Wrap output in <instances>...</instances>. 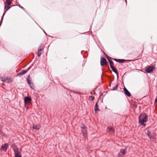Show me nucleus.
Here are the masks:
<instances>
[{"instance_id":"dca6fc26","label":"nucleus","mask_w":157,"mask_h":157,"mask_svg":"<svg viewBox=\"0 0 157 157\" xmlns=\"http://www.w3.org/2000/svg\"><path fill=\"white\" fill-rule=\"evenodd\" d=\"M43 50H38L37 56H40L43 53Z\"/></svg>"},{"instance_id":"20e7f679","label":"nucleus","mask_w":157,"mask_h":157,"mask_svg":"<svg viewBox=\"0 0 157 157\" xmlns=\"http://www.w3.org/2000/svg\"><path fill=\"white\" fill-rule=\"evenodd\" d=\"M107 62V61L105 58L101 57V58L100 60V64L101 66H103L105 65Z\"/></svg>"},{"instance_id":"c9c22d12","label":"nucleus","mask_w":157,"mask_h":157,"mask_svg":"<svg viewBox=\"0 0 157 157\" xmlns=\"http://www.w3.org/2000/svg\"><path fill=\"white\" fill-rule=\"evenodd\" d=\"M90 97H91V98H93V97H92V96H90Z\"/></svg>"},{"instance_id":"c85d7f7f","label":"nucleus","mask_w":157,"mask_h":157,"mask_svg":"<svg viewBox=\"0 0 157 157\" xmlns=\"http://www.w3.org/2000/svg\"><path fill=\"white\" fill-rule=\"evenodd\" d=\"M19 7L20 8H21V9H22L23 10H24V11H25V9L24 7H23L22 6H20V5H19Z\"/></svg>"},{"instance_id":"9b49d317","label":"nucleus","mask_w":157,"mask_h":157,"mask_svg":"<svg viewBox=\"0 0 157 157\" xmlns=\"http://www.w3.org/2000/svg\"><path fill=\"white\" fill-rule=\"evenodd\" d=\"M110 68L118 76V72L117 69L113 66L111 67Z\"/></svg>"},{"instance_id":"f704fd0d","label":"nucleus","mask_w":157,"mask_h":157,"mask_svg":"<svg viewBox=\"0 0 157 157\" xmlns=\"http://www.w3.org/2000/svg\"><path fill=\"white\" fill-rule=\"evenodd\" d=\"M71 91L72 92V90H71ZM73 93H76V92H75V91H73Z\"/></svg>"},{"instance_id":"4c0bfd02","label":"nucleus","mask_w":157,"mask_h":157,"mask_svg":"<svg viewBox=\"0 0 157 157\" xmlns=\"http://www.w3.org/2000/svg\"><path fill=\"white\" fill-rule=\"evenodd\" d=\"M48 47H49L50 46V45H48Z\"/></svg>"},{"instance_id":"2eb2a0df","label":"nucleus","mask_w":157,"mask_h":157,"mask_svg":"<svg viewBox=\"0 0 157 157\" xmlns=\"http://www.w3.org/2000/svg\"><path fill=\"white\" fill-rule=\"evenodd\" d=\"M82 132L83 134V136L85 138V139H86V138L87 137L86 131V130L84 131L83 130H82Z\"/></svg>"},{"instance_id":"72a5a7b5","label":"nucleus","mask_w":157,"mask_h":157,"mask_svg":"<svg viewBox=\"0 0 157 157\" xmlns=\"http://www.w3.org/2000/svg\"><path fill=\"white\" fill-rule=\"evenodd\" d=\"M125 3L126 4V5L127 4V0H125Z\"/></svg>"},{"instance_id":"0eeeda50","label":"nucleus","mask_w":157,"mask_h":157,"mask_svg":"<svg viewBox=\"0 0 157 157\" xmlns=\"http://www.w3.org/2000/svg\"><path fill=\"white\" fill-rule=\"evenodd\" d=\"M113 59L115 61L119 63H124L125 62L126 60L124 59H117L115 58H113Z\"/></svg>"},{"instance_id":"6e6552de","label":"nucleus","mask_w":157,"mask_h":157,"mask_svg":"<svg viewBox=\"0 0 157 157\" xmlns=\"http://www.w3.org/2000/svg\"><path fill=\"white\" fill-rule=\"evenodd\" d=\"M124 94L125 95L130 97L131 96V94L128 90L125 88L124 87L123 89Z\"/></svg>"},{"instance_id":"412c9836","label":"nucleus","mask_w":157,"mask_h":157,"mask_svg":"<svg viewBox=\"0 0 157 157\" xmlns=\"http://www.w3.org/2000/svg\"><path fill=\"white\" fill-rule=\"evenodd\" d=\"M27 82L28 83L29 85H30L31 84H32V83L31 82V81L29 80V78L27 79Z\"/></svg>"},{"instance_id":"4be33fe9","label":"nucleus","mask_w":157,"mask_h":157,"mask_svg":"<svg viewBox=\"0 0 157 157\" xmlns=\"http://www.w3.org/2000/svg\"><path fill=\"white\" fill-rule=\"evenodd\" d=\"M118 84H117L115 86H114L113 87V90H117V89L118 88Z\"/></svg>"},{"instance_id":"f3484780","label":"nucleus","mask_w":157,"mask_h":157,"mask_svg":"<svg viewBox=\"0 0 157 157\" xmlns=\"http://www.w3.org/2000/svg\"><path fill=\"white\" fill-rule=\"evenodd\" d=\"M15 155L17 154H20V152L19 150L17 149L16 148L14 150Z\"/></svg>"},{"instance_id":"423d86ee","label":"nucleus","mask_w":157,"mask_h":157,"mask_svg":"<svg viewBox=\"0 0 157 157\" xmlns=\"http://www.w3.org/2000/svg\"><path fill=\"white\" fill-rule=\"evenodd\" d=\"M31 101V98L29 97H26L24 98V102L25 105L27 103H30Z\"/></svg>"},{"instance_id":"2f4dec72","label":"nucleus","mask_w":157,"mask_h":157,"mask_svg":"<svg viewBox=\"0 0 157 157\" xmlns=\"http://www.w3.org/2000/svg\"><path fill=\"white\" fill-rule=\"evenodd\" d=\"M155 102H157V96L156 97L155 100Z\"/></svg>"},{"instance_id":"58836bf2","label":"nucleus","mask_w":157,"mask_h":157,"mask_svg":"<svg viewBox=\"0 0 157 157\" xmlns=\"http://www.w3.org/2000/svg\"><path fill=\"white\" fill-rule=\"evenodd\" d=\"M45 46H46V44H45V45L44 46L45 47Z\"/></svg>"},{"instance_id":"4468645a","label":"nucleus","mask_w":157,"mask_h":157,"mask_svg":"<svg viewBox=\"0 0 157 157\" xmlns=\"http://www.w3.org/2000/svg\"><path fill=\"white\" fill-rule=\"evenodd\" d=\"M40 126L39 124L33 126V129L38 130L40 128Z\"/></svg>"},{"instance_id":"5701e85b","label":"nucleus","mask_w":157,"mask_h":157,"mask_svg":"<svg viewBox=\"0 0 157 157\" xmlns=\"http://www.w3.org/2000/svg\"><path fill=\"white\" fill-rule=\"evenodd\" d=\"M109 63L110 67H112L113 66L114 63L112 61H111V62H110Z\"/></svg>"},{"instance_id":"c756f323","label":"nucleus","mask_w":157,"mask_h":157,"mask_svg":"<svg viewBox=\"0 0 157 157\" xmlns=\"http://www.w3.org/2000/svg\"><path fill=\"white\" fill-rule=\"evenodd\" d=\"M106 58H107V59L108 60V61L111 59V58L110 57L108 56H107Z\"/></svg>"},{"instance_id":"6ab92c4d","label":"nucleus","mask_w":157,"mask_h":157,"mask_svg":"<svg viewBox=\"0 0 157 157\" xmlns=\"http://www.w3.org/2000/svg\"><path fill=\"white\" fill-rule=\"evenodd\" d=\"M44 44H41L39 46L38 49H44Z\"/></svg>"},{"instance_id":"e433bc0d","label":"nucleus","mask_w":157,"mask_h":157,"mask_svg":"<svg viewBox=\"0 0 157 157\" xmlns=\"http://www.w3.org/2000/svg\"><path fill=\"white\" fill-rule=\"evenodd\" d=\"M48 36L49 37H51V36Z\"/></svg>"},{"instance_id":"7ed1b4c3","label":"nucleus","mask_w":157,"mask_h":157,"mask_svg":"<svg viewBox=\"0 0 157 157\" xmlns=\"http://www.w3.org/2000/svg\"><path fill=\"white\" fill-rule=\"evenodd\" d=\"M0 79L3 82H6L8 83H10L11 82V80L10 78H8V77H1Z\"/></svg>"},{"instance_id":"a211bd4d","label":"nucleus","mask_w":157,"mask_h":157,"mask_svg":"<svg viewBox=\"0 0 157 157\" xmlns=\"http://www.w3.org/2000/svg\"><path fill=\"white\" fill-rule=\"evenodd\" d=\"M126 149H121L120 150V152L121 153H122L123 155H124L125 154L126 152Z\"/></svg>"},{"instance_id":"f257e3e1","label":"nucleus","mask_w":157,"mask_h":157,"mask_svg":"<svg viewBox=\"0 0 157 157\" xmlns=\"http://www.w3.org/2000/svg\"><path fill=\"white\" fill-rule=\"evenodd\" d=\"M147 115L144 116L142 114H140L139 117V123L141 125L145 126L146 124L144 123L147 121Z\"/></svg>"},{"instance_id":"7c9ffc66","label":"nucleus","mask_w":157,"mask_h":157,"mask_svg":"<svg viewBox=\"0 0 157 157\" xmlns=\"http://www.w3.org/2000/svg\"><path fill=\"white\" fill-rule=\"evenodd\" d=\"M2 18H1V21H0V26L2 25V21H3V20H2Z\"/></svg>"},{"instance_id":"393cba45","label":"nucleus","mask_w":157,"mask_h":157,"mask_svg":"<svg viewBox=\"0 0 157 157\" xmlns=\"http://www.w3.org/2000/svg\"><path fill=\"white\" fill-rule=\"evenodd\" d=\"M81 128L82 129H85L86 128V126L84 124H82L81 126Z\"/></svg>"},{"instance_id":"f03ea898","label":"nucleus","mask_w":157,"mask_h":157,"mask_svg":"<svg viewBox=\"0 0 157 157\" xmlns=\"http://www.w3.org/2000/svg\"><path fill=\"white\" fill-rule=\"evenodd\" d=\"M10 0H6V2H4V9H6V10H8L10 9V6L11 4V3L9 2Z\"/></svg>"},{"instance_id":"bb28decb","label":"nucleus","mask_w":157,"mask_h":157,"mask_svg":"<svg viewBox=\"0 0 157 157\" xmlns=\"http://www.w3.org/2000/svg\"><path fill=\"white\" fill-rule=\"evenodd\" d=\"M6 11H4V12L2 16V20H3V17H4V15L6 13Z\"/></svg>"},{"instance_id":"ddd939ff","label":"nucleus","mask_w":157,"mask_h":157,"mask_svg":"<svg viewBox=\"0 0 157 157\" xmlns=\"http://www.w3.org/2000/svg\"><path fill=\"white\" fill-rule=\"evenodd\" d=\"M98 101L96 103L95 106H94V110L95 112H96L97 111H99L100 110L98 108Z\"/></svg>"},{"instance_id":"a878e982","label":"nucleus","mask_w":157,"mask_h":157,"mask_svg":"<svg viewBox=\"0 0 157 157\" xmlns=\"http://www.w3.org/2000/svg\"><path fill=\"white\" fill-rule=\"evenodd\" d=\"M29 86L31 88L33 89H34V86H33V84H31L30 85H29Z\"/></svg>"},{"instance_id":"1a4fd4ad","label":"nucleus","mask_w":157,"mask_h":157,"mask_svg":"<svg viewBox=\"0 0 157 157\" xmlns=\"http://www.w3.org/2000/svg\"><path fill=\"white\" fill-rule=\"evenodd\" d=\"M9 146V144L8 143L5 144L3 145H2L1 146V149H7L8 147Z\"/></svg>"},{"instance_id":"f8f14e48","label":"nucleus","mask_w":157,"mask_h":157,"mask_svg":"<svg viewBox=\"0 0 157 157\" xmlns=\"http://www.w3.org/2000/svg\"><path fill=\"white\" fill-rule=\"evenodd\" d=\"M146 133L150 139H151L152 138V136L151 135V132L149 130H147V132Z\"/></svg>"},{"instance_id":"473e14b6","label":"nucleus","mask_w":157,"mask_h":157,"mask_svg":"<svg viewBox=\"0 0 157 157\" xmlns=\"http://www.w3.org/2000/svg\"><path fill=\"white\" fill-rule=\"evenodd\" d=\"M111 61H112V60H111V59H109V60H108V61H109V62H111Z\"/></svg>"},{"instance_id":"aec40b11","label":"nucleus","mask_w":157,"mask_h":157,"mask_svg":"<svg viewBox=\"0 0 157 157\" xmlns=\"http://www.w3.org/2000/svg\"><path fill=\"white\" fill-rule=\"evenodd\" d=\"M108 129H109V131L110 132H114V130L113 129L112 127H109L108 128Z\"/></svg>"},{"instance_id":"b1692460","label":"nucleus","mask_w":157,"mask_h":157,"mask_svg":"<svg viewBox=\"0 0 157 157\" xmlns=\"http://www.w3.org/2000/svg\"><path fill=\"white\" fill-rule=\"evenodd\" d=\"M34 21V22H35V23H36L37 25H38V26H39V27L40 28V29H42V30H43V32H44V33L45 34V35H46V36L47 35V33L45 32L44 30H43L42 29V28H41V27H40L39 25H38V24H37L36 22L35 21Z\"/></svg>"},{"instance_id":"39448f33","label":"nucleus","mask_w":157,"mask_h":157,"mask_svg":"<svg viewBox=\"0 0 157 157\" xmlns=\"http://www.w3.org/2000/svg\"><path fill=\"white\" fill-rule=\"evenodd\" d=\"M154 68V67L153 66H149L146 69V72L147 73H150L153 71Z\"/></svg>"},{"instance_id":"9d476101","label":"nucleus","mask_w":157,"mask_h":157,"mask_svg":"<svg viewBox=\"0 0 157 157\" xmlns=\"http://www.w3.org/2000/svg\"><path fill=\"white\" fill-rule=\"evenodd\" d=\"M28 71L27 70H22L21 71L17 74V75L19 76L20 75H23L26 74L27 72Z\"/></svg>"},{"instance_id":"cd10ccee","label":"nucleus","mask_w":157,"mask_h":157,"mask_svg":"<svg viewBox=\"0 0 157 157\" xmlns=\"http://www.w3.org/2000/svg\"><path fill=\"white\" fill-rule=\"evenodd\" d=\"M15 157H21V155H20V154H17L15 155Z\"/></svg>"}]
</instances>
